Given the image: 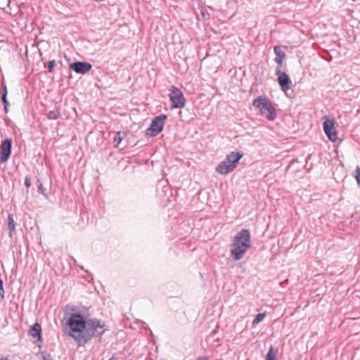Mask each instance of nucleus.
<instances>
[{
	"label": "nucleus",
	"instance_id": "f3484780",
	"mask_svg": "<svg viewBox=\"0 0 360 360\" xmlns=\"http://www.w3.org/2000/svg\"><path fill=\"white\" fill-rule=\"evenodd\" d=\"M59 115L60 111L57 108H56L54 110L49 112L47 117L49 120H56L59 117Z\"/></svg>",
	"mask_w": 360,
	"mask_h": 360
},
{
	"label": "nucleus",
	"instance_id": "423d86ee",
	"mask_svg": "<svg viewBox=\"0 0 360 360\" xmlns=\"http://www.w3.org/2000/svg\"><path fill=\"white\" fill-rule=\"evenodd\" d=\"M167 118L166 115H160L154 117L150 127L146 130V136L153 137L160 134L163 129Z\"/></svg>",
	"mask_w": 360,
	"mask_h": 360
},
{
	"label": "nucleus",
	"instance_id": "f257e3e1",
	"mask_svg": "<svg viewBox=\"0 0 360 360\" xmlns=\"http://www.w3.org/2000/svg\"><path fill=\"white\" fill-rule=\"evenodd\" d=\"M108 330V326L103 321L96 318L88 319L84 332L77 335V342L86 343L94 338H101Z\"/></svg>",
	"mask_w": 360,
	"mask_h": 360
},
{
	"label": "nucleus",
	"instance_id": "c85d7f7f",
	"mask_svg": "<svg viewBox=\"0 0 360 360\" xmlns=\"http://www.w3.org/2000/svg\"><path fill=\"white\" fill-rule=\"evenodd\" d=\"M0 360H9V359L7 356H4V357L1 358Z\"/></svg>",
	"mask_w": 360,
	"mask_h": 360
},
{
	"label": "nucleus",
	"instance_id": "20e7f679",
	"mask_svg": "<svg viewBox=\"0 0 360 360\" xmlns=\"http://www.w3.org/2000/svg\"><path fill=\"white\" fill-rule=\"evenodd\" d=\"M252 105L259 109L260 115L269 121H274L277 117L275 108L271 102L265 96H259L252 102Z\"/></svg>",
	"mask_w": 360,
	"mask_h": 360
},
{
	"label": "nucleus",
	"instance_id": "cd10ccee",
	"mask_svg": "<svg viewBox=\"0 0 360 360\" xmlns=\"http://www.w3.org/2000/svg\"><path fill=\"white\" fill-rule=\"evenodd\" d=\"M197 360H208L206 357H199Z\"/></svg>",
	"mask_w": 360,
	"mask_h": 360
},
{
	"label": "nucleus",
	"instance_id": "9d476101",
	"mask_svg": "<svg viewBox=\"0 0 360 360\" xmlns=\"http://www.w3.org/2000/svg\"><path fill=\"white\" fill-rule=\"evenodd\" d=\"M12 150V141L10 139H6L1 142L0 146V162H6L11 154Z\"/></svg>",
	"mask_w": 360,
	"mask_h": 360
},
{
	"label": "nucleus",
	"instance_id": "9b49d317",
	"mask_svg": "<svg viewBox=\"0 0 360 360\" xmlns=\"http://www.w3.org/2000/svg\"><path fill=\"white\" fill-rule=\"evenodd\" d=\"M70 68L77 74L84 75L91 70L92 65L88 62L77 61L70 63Z\"/></svg>",
	"mask_w": 360,
	"mask_h": 360
},
{
	"label": "nucleus",
	"instance_id": "1a4fd4ad",
	"mask_svg": "<svg viewBox=\"0 0 360 360\" xmlns=\"http://www.w3.org/2000/svg\"><path fill=\"white\" fill-rule=\"evenodd\" d=\"M275 74L278 76V83L281 89L284 92L288 91L292 86V81L289 76L285 72H282L279 67H276Z\"/></svg>",
	"mask_w": 360,
	"mask_h": 360
},
{
	"label": "nucleus",
	"instance_id": "7ed1b4c3",
	"mask_svg": "<svg viewBox=\"0 0 360 360\" xmlns=\"http://www.w3.org/2000/svg\"><path fill=\"white\" fill-rule=\"evenodd\" d=\"M87 319L80 313H72L67 321L68 334L77 341V335L84 332Z\"/></svg>",
	"mask_w": 360,
	"mask_h": 360
},
{
	"label": "nucleus",
	"instance_id": "6e6552de",
	"mask_svg": "<svg viewBox=\"0 0 360 360\" xmlns=\"http://www.w3.org/2000/svg\"><path fill=\"white\" fill-rule=\"evenodd\" d=\"M323 131L328 139L335 142L338 139V134L335 127V120L326 117L323 123Z\"/></svg>",
	"mask_w": 360,
	"mask_h": 360
},
{
	"label": "nucleus",
	"instance_id": "412c9836",
	"mask_svg": "<svg viewBox=\"0 0 360 360\" xmlns=\"http://www.w3.org/2000/svg\"><path fill=\"white\" fill-rule=\"evenodd\" d=\"M37 186L39 193L46 196V195L45 193V188L43 187L42 184L40 182L39 179H37Z\"/></svg>",
	"mask_w": 360,
	"mask_h": 360
},
{
	"label": "nucleus",
	"instance_id": "aec40b11",
	"mask_svg": "<svg viewBox=\"0 0 360 360\" xmlns=\"http://www.w3.org/2000/svg\"><path fill=\"white\" fill-rule=\"evenodd\" d=\"M1 101H2V103L4 105L5 112H8V100H7V96H6L5 94L2 95V96H1Z\"/></svg>",
	"mask_w": 360,
	"mask_h": 360
},
{
	"label": "nucleus",
	"instance_id": "2eb2a0df",
	"mask_svg": "<svg viewBox=\"0 0 360 360\" xmlns=\"http://www.w3.org/2000/svg\"><path fill=\"white\" fill-rule=\"evenodd\" d=\"M278 349L272 346L270 347L268 353L266 356V360H276L278 354Z\"/></svg>",
	"mask_w": 360,
	"mask_h": 360
},
{
	"label": "nucleus",
	"instance_id": "c756f323",
	"mask_svg": "<svg viewBox=\"0 0 360 360\" xmlns=\"http://www.w3.org/2000/svg\"><path fill=\"white\" fill-rule=\"evenodd\" d=\"M108 360H117V359L114 356H112Z\"/></svg>",
	"mask_w": 360,
	"mask_h": 360
},
{
	"label": "nucleus",
	"instance_id": "393cba45",
	"mask_svg": "<svg viewBox=\"0 0 360 360\" xmlns=\"http://www.w3.org/2000/svg\"><path fill=\"white\" fill-rule=\"evenodd\" d=\"M25 185L27 188L31 186V179L30 176H27L25 179Z\"/></svg>",
	"mask_w": 360,
	"mask_h": 360
},
{
	"label": "nucleus",
	"instance_id": "a211bd4d",
	"mask_svg": "<svg viewBox=\"0 0 360 360\" xmlns=\"http://www.w3.org/2000/svg\"><path fill=\"white\" fill-rule=\"evenodd\" d=\"M265 315L266 314L264 313H260V314H257L255 318L253 319V321L252 322V326H256L259 323H260L264 318Z\"/></svg>",
	"mask_w": 360,
	"mask_h": 360
},
{
	"label": "nucleus",
	"instance_id": "bb28decb",
	"mask_svg": "<svg viewBox=\"0 0 360 360\" xmlns=\"http://www.w3.org/2000/svg\"><path fill=\"white\" fill-rule=\"evenodd\" d=\"M7 94H8V91H7V88H6V86L5 84L3 85V94L2 95H6L7 96Z\"/></svg>",
	"mask_w": 360,
	"mask_h": 360
},
{
	"label": "nucleus",
	"instance_id": "dca6fc26",
	"mask_svg": "<svg viewBox=\"0 0 360 360\" xmlns=\"http://www.w3.org/2000/svg\"><path fill=\"white\" fill-rule=\"evenodd\" d=\"M125 136L126 134L124 131H120L116 133L113 139V141L115 143V147H117L120 144L121 141L125 137Z\"/></svg>",
	"mask_w": 360,
	"mask_h": 360
},
{
	"label": "nucleus",
	"instance_id": "f03ea898",
	"mask_svg": "<svg viewBox=\"0 0 360 360\" xmlns=\"http://www.w3.org/2000/svg\"><path fill=\"white\" fill-rule=\"evenodd\" d=\"M250 233L248 229H243L233 238L231 255L234 260L241 259L250 247Z\"/></svg>",
	"mask_w": 360,
	"mask_h": 360
},
{
	"label": "nucleus",
	"instance_id": "4be33fe9",
	"mask_svg": "<svg viewBox=\"0 0 360 360\" xmlns=\"http://www.w3.org/2000/svg\"><path fill=\"white\" fill-rule=\"evenodd\" d=\"M354 177L356 180L357 184L360 185V167H356Z\"/></svg>",
	"mask_w": 360,
	"mask_h": 360
},
{
	"label": "nucleus",
	"instance_id": "39448f33",
	"mask_svg": "<svg viewBox=\"0 0 360 360\" xmlns=\"http://www.w3.org/2000/svg\"><path fill=\"white\" fill-rule=\"evenodd\" d=\"M243 157V154L239 152H231L226 155L225 159L221 162L216 167V171L221 174H227L231 173L236 167L239 160Z\"/></svg>",
	"mask_w": 360,
	"mask_h": 360
},
{
	"label": "nucleus",
	"instance_id": "0eeeda50",
	"mask_svg": "<svg viewBox=\"0 0 360 360\" xmlns=\"http://www.w3.org/2000/svg\"><path fill=\"white\" fill-rule=\"evenodd\" d=\"M169 95L172 102V108H182L186 103V98L182 91L177 87L172 86Z\"/></svg>",
	"mask_w": 360,
	"mask_h": 360
},
{
	"label": "nucleus",
	"instance_id": "4468645a",
	"mask_svg": "<svg viewBox=\"0 0 360 360\" xmlns=\"http://www.w3.org/2000/svg\"><path fill=\"white\" fill-rule=\"evenodd\" d=\"M7 226L8 229V236L10 238L13 236V233L15 231V223L13 215L11 214H8L7 218Z\"/></svg>",
	"mask_w": 360,
	"mask_h": 360
},
{
	"label": "nucleus",
	"instance_id": "b1692460",
	"mask_svg": "<svg viewBox=\"0 0 360 360\" xmlns=\"http://www.w3.org/2000/svg\"><path fill=\"white\" fill-rule=\"evenodd\" d=\"M0 296L2 298L4 297V282L1 278H0Z\"/></svg>",
	"mask_w": 360,
	"mask_h": 360
},
{
	"label": "nucleus",
	"instance_id": "5701e85b",
	"mask_svg": "<svg viewBox=\"0 0 360 360\" xmlns=\"http://www.w3.org/2000/svg\"><path fill=\"white\" fill-rule=\"evenodd\" d=\"M201 15L204 20H208L210 18V14L205 9L201 10Z\"/></svg>",
	"mask_w": 360,
	"mask_h": 360
},
{
	"label": "nucleus",
	"instance_id": "a878e982",
	"mask_svg": "<svg viewBox=\"0 0 360 360\" xmlns=\"http://www.w3.org/2000/svg\"><path fill=\"white\" fill-rule=\"evenodd\" d=\"M43 360H53L52 356L50 354H42Z\"/></svg>",
	"mask_w": 360,
	"mask_h": 360
},
{
	"label": "nucleus",
	"instance_id": "6ab92c4d",
	"mask_svg": "<svg viewBox=\"0 0 360 360\" xmlns=\"http://www.w3.org/2000/svg\"><path fill=\"white\" fill-rule=\"evenodd\" d=\"M56 66V60H52L49 61L47 64V69L49 72H53L54 70V67Z\"/></svg>",
	"mask_w": 360,
	"mask_h": 360
},
{
	"label": "nucleus",
	"instance_id": "ddd939ff",
	"mask_svg": "<svg viewBox=\"0 0 360 360\" xmlns=\"http://www.w3.org/2000/svg\"><path fill=\"white\" fill-rule=\"evenodd\" d=\"M274 51L276 55L274 60L278 64V67L281 68L283 64V60L286 56L285 53L281 50V48L279 46H274Z\"/></svg>",
	"mask_w": 360,
	"mask_h": 360
},
{
	"label": "nucleus",
	"instance_id": "f8f14e48",
	"mask_svg": "<svg viewBox=\"0 0 360 360\" xmlns=\"http://www.w3.org/2000/svg\"><path fill=\"white\" fill-rule=\"evenodd\" d=\"M29 335L32 337L34 340H35L34 342H42L41 338V326L39 323H34L29 330Z\"/></svg>",
	"mask_w": 360,
	"mask_h": 360
}]
</instances>
